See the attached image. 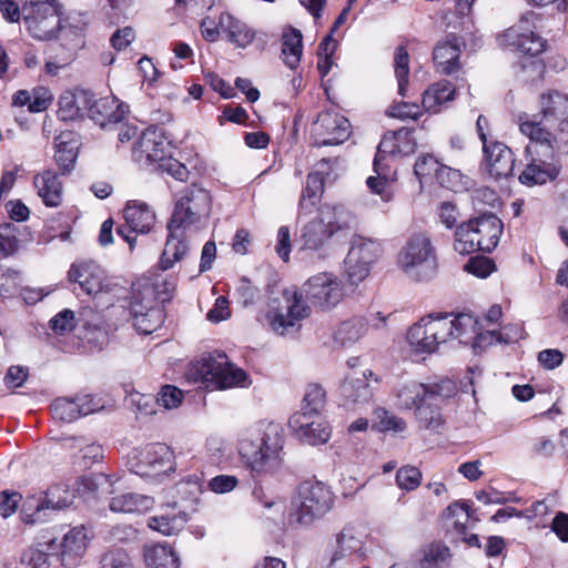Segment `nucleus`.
I'll return each instance as SVG.
<instances>
[{
  "mask_svg": "<svg viewBox=\"0 0 568 568\" xmlns=\"http://www.w3.org/2000/svg\"><path fill=\"white\" fill-rule=\"evenodd\" d=\"M144 560L149 568H180V559L166 544L145 546Z\"/></svg>",
  "mask_w": 568,
  "mask_h": 568,
  "instance_id": "nucleus-39",
  "label": "nucleus"
},
{
  "mask_svg": "<svg viewBox=\"0 0 568 568\" xmlns=\"http://www.w3.org/2000/svg\"><path fill=\"white\" fill-rule=\"evenodd\" d=\"M197 371L204 379L214 382L221 389L250 385L247 374L230 363L224 353L202 358Z\"/></svg>",
  "mask_w": 568,
  "mask_h": 568,
  "instance_id": "nucleus-14",
  "label": "nucleus"
},
{
  "mask_svg": "<svg viewBox=\"0 0 568 568\" xmlns=\"http://www.w3.org/2000/svg\"><path fill=\"white\" fill-rule=\"evenodd\" d=\"M444 398L432 399L425 402L422 406H417L416 418L419 425L427 429H438L443 424L442 414L439 412V403Z\"/></svg>",
  "mask_w": 568,
  "mask_h": 568,
  "instance_id": "nucleus-50",
  "label": "nucleus"
},
{
  "mask_svg": "<svg viewBox=\"0 0 568 568\" xmlns=\"http://www.w3.org/2000/svg\"><path fill=\"white\" fill-rule=\"evenodd\" d=\"M89 537L84 526H77L64 534L58 544V551L61 564L64 567H75L87 550Z\"/></svg>",
  "mask_w": 568,
  "mask_h": 568,
  "instance_id": "nucleus-24",
  "label": "nucleus"
},
{
  "mask_svg": "<svg viewBox=\"0 0 568 568\" xmlns=\"http://www.w3.org/2000/svg\"><path fill=\"white\" fill-rule=\"evenodd\" d=\"M325 402V389L320 384H308L298 413H308V415L321 416Z\"/></svg>",
  "mask_w": 568,
  "mask_h": 568,
  "instance_id": "nucleus-51",
  "label": "nucleus"
},
{
  "mask_svg": "<svg viewBox=\"0 0 568 568\" xmlns=\"http://www.w3.org/2000/svg\"><path fill=\"white\" fill-rule=\"evenodd\" d=\"M320 215L329 232L331 237L352 227L354 215L343 205L324 204L320 209Z\"/></svg>",
  "mask_w": 568,
  "mask_h": 568,
  "instance_id": "nucleus-38",
  "label": "nucleus"
},
{
  "mask_svg": "<svg viewBox=\"0 0 568 568\" xmlns=\"http://www.w3.org/2000/svg\"><path fill=\"white\" fill-rule=\"evenodd\" d=\"M49 552L38 547H29L22 551L14 568H49Z\"/></svg>",
  "mask_w": 568,
  "mask_h": 568,
  "instance_id": "nucleus-54",
  "label": "nucleus"
},
{
  "mask_svg": "<svg viewBox=\"0 0 568 568\" xmlns=\"http://www.w3.org/2000/svg\"><path fill=\"white\" fill-rule=\"evenodd\" d=\"M308 315L310 307L300 300L297 291L285 290L280 298L271 301L265 318L272 331L284 335Z\"/></svg>",
  "mask_w": 568,
  "mask_h": 568,
  "instance_id": "nucleus-10",
  "label": "nucleus"
},
{
  "mask_svg": "<svg viewBox=\"0 0 568 568\" xmlns=\"http://www.w3.org/2000/svg\"><path fill=\"white\" fill-rule=\"evenodd\" d=\"M462 43L458 38L452 37L436 44L433 60L436 70L443 74H450L459 69Z\"/></svg>",
  "mask_w": 568,
  "mask_h": 568,
  "instance_id": "nucleus-29",
  "label": "nucleus"
},
{
  "mask_svg": "<svg viewBox=\"0 0 568 568\" xmlns=\"http://www.w3.org/2000/svg\"><path fill=\"white\" fill-rule=\"evenodd\" d=\"M33 186L47 206L58 207L61 204L63 186L55 171L48 169L36 174Z\"/></svg>",
  "mask_w": 568,
  "mask_h": 568,
  "instance_id": "nucleus-28",
  "label": "nucleus"
},
{
  "mask_svg": "<svg viewBox=\"0 0 568 568\" xmlns=\"http://www.w3.org/2000/svg\"><path fill=\"white\" fill-rule=\"evenodd\" d=\"M354 251L356 257H358L361 262H365L369 267L377 262L383 252L382 244L377 240L362 235L353 236L348 252Z\"/></svg>",
  "mask_w": 568,
  "mask_h": 568,
  "instance_id": "nucleus-45",
  "label": "nucleus"
},
{
  "mask_svg": "<svg viewBox=\"0 0 568 568\" xmlns=\"http://www.w3.org/2000/svg\"><path fill=\"white\" fill-rule=\"evenodd\" d=\"M123 215L130 230L141 234L149 233L156 220L154 211L148 204L138 201L129 202Z\"/></svg>",
  "mask_w": 568,
  "mask_h": 568,
  "instance_id": "nucleus-31",
  "label": "nucleus"
},
{
  "mask_svg": "<svg viewBox=\"0 0 568 568\" xmlns=\"http://www.w3.org/2000/svg\"><path fill=\"white\" fill-rule=\"evenodd\" d=\"M466 271L477 277H487L495 271V264L490 258L476 257L471 258L465 266Z\"/></svg>",
  "mask_w": 568,
  "mask_h": 568,
  "instance_id": "nucleus-64",
  "label": "nucleus"
},
{
  "mask_svg": "<svg viewBox=\"0 0 568 568\" xmlns=\"http://www.w3.org/2000/svg\"><path fill=\"white\" fill-rule=\"evenodd\" d=\"M375 417L377 419L378 429L382 432L393 430L395 433H402L406 428L405 422L390 414L385 408H377L375 410Z\"/></svg>",
  "mask_w": 568,
  "mask_h": 568,
  "instance_id": "nucleus-61",
  "label": "nucleus"
},
{
  "mask_svg": "<svg viewBox=\"0 0 568 568\" xmlns=\"http://www.w3.org/2000/svg\"><path fill=\"white\" fill-rule=\"evenodd\" d=\"M397 266L414 282H427L436 276L438 262L430 237L413 234L397 254Z\"/></svg>",
  "mask_w": 568,
  "mask_h": 568,
  "instance_id": "nucleus-5",
  "label": "nucleus"
},
{
  "mask_svg": "<svg viewBox=\"0 0 568 568\" xmlns=\"http://www.w3.org/2000/svg\"><path fill=\"white\" fill-rule=\"evenodd\" d=\"M344 264L347 281L353 285L364 281L369 275L372 268L356 257L355 251L347 253Z\"/></svg>",
  "mask_w": 568,
  "mask_h": 568,
  "instance_id": "nucleus-55",
  "label": "nucleus"
},
{
  "mask_svg": "<svg viewBox=\"0 0 568 568\" xmlns=\"http://www.w3.org/2000/svg\"><path fill=\"white\" fill-rule=\"evenodd\" d=\"M499 42L504 45L514 47L517 51L531 58L528 60V64H521L523 69L529 67L538 74L541 72L542 64L539 60L534 59L545 50V41L541 37L532 31L523 32L521 26H514L499 37Z\"/></svg>",
  "mask_w": 568,
  "mask_h": 568,
  "instance_id": "nucleus-17",
  "label": "nucleus"
},
{
  "mask_svg": "<svg viewBox=\"0 0 568 568\" xmlns=\"http://www.w3.org/2000/svg\"><path fill=\"white\" fill-rule=\"evenodd\" d=\"M153 499L146 495L126 493L113 497L110 509L114 513H144L152 508Z\"/></svg>",
  "mask_w": 568,
  "mask_h": 568,
  "instance_id": "nucleus-43",
  "label": "nucleus"
},
{
  "mask_svg": "<svg viewBox=\"0 0 568 568\" xmlns=\"http://www.w3.org/2000/svg\"><path fill=\"white\" fill-rule=\"evenodd\" d=\"M455 87L446 80L433 83L424 92L422 104L429 113H439L443 108L455 99Z\"/></svg>",
  "mask_w": 568,
  "mask_h": 568,
  "instance_id": "nucleus-36",
  "label": "nucleus"
},
{
  "mask_svg": "<svg viewBox=\"0 0 568 568\" xmlns=\"http://www.w3.org/2000/svg\"><path fill=\"white\" fill-rule=\"evenodd\" d=\"M285 435L283 427L273 422H260L250 427L239 442L242 462L255 475H270L284 462Z\"/></svg>",
  "mask_w": 568,
  "mask_h": 568,
  "instance_id": "nucleus-2",
  "label": "nucleus"
},
{
  "mask_svg": "<svg viewBox=\"0 0 568 568\" xmlns=\"http://www.w3.org/2000/svg\"><path fill=\"white\" fill-rule=\"evenodd\" d=\"M175 282L162 275L139 278L132 285L130 311L133 325L142 334H151L164 322L160 304L172 300Z\"/></svg>",
  "mask_w": 568,
  "mask_h": 568,
  "instance_id": "nucleus-3",
  "label": "nucleus"
},
{
  "mask_svg": "<svg viewBox=\"0 0 568 568\" xmlns=\"http://www.w3.org/2000/svg\"><path fill=\"white\" fill-rule=\"evenodd\" d=\"M51 328L58 334L71 332L75 326L74 313L63 310L50 321Z\"/></svg>",
  "mask_w": 568,
  "mask_h": 568,
  "instance_id": "nucleus-62",
  "label": "nucleus"
},
{
  "mask_svg": "<svg viewBox=\"0 0 568 568\" xmlns=\"http://www.w3.org/2000/svg\"><path fill=\"white\" fill-rule=\"evenodd\" d=\"M298 296L301 301L304 298L313 306L328 311L344 298V285L334 274L318 273L303 284Z\"/></svg>",
  "mask_w": 568,
  "mask_h": 568,
  "instance_id": "nucleus-13",
  "label": "nucleus"
},
{
  "mask_svg": "<svg viewBox=\"0 0 568 568\" xmlns=\"http://www.w3.org/2000/svg\"><path fill=\"white\" fill-rule=\"evenodd\" d=\"M455 392V384L449 381L426 385L414 379L399 382L395 389L396 405L402 409L417 410L425 402L449 397Z\"/></svg>",
  "mask_w": 568,
  "mask_h": 568,
  "instance_id": "nucleus-11",
  "label": "nucleus"
},
{
  "mask_svg": "<svg viewBox=\"0 0 568 568\" xmlns=\"http://www.w3.org/2000/svg\"><path fill=\"white\" fill-rule=\"evenodd\" d=\"M74 495L65 485L59 484L50 487L45 493L44 499L37 505L33 515H22V520L26 524H34L37 519L33 517L39 515L43 509H64L72 505Z\"/></svg>",
  "mask_w": 568,
  "mask_h": 568,
  "instance_id": "nucleus-34",
  "label": "nucleus"
},
{
  "mask_svg": "<svg viewBox=\"0 0 568 568\" xmlns=\"http://www.w3.org/2000/svg\"><path fill=\"white\" fill-rule=\"evenodd\" d=\"M101 406L90 395H81L74 398H58L51 404V413L54 419L71 423L81 416L99 410Z\"/></svg>",
  "mask_w": 568,
  "mask_h": 568,
  "instance_id": "nucleus-23",
  "label": "nucleus"
},
{
  "mask_svg": "<svg viewBox=\"0 0 568 568\" xmlns=\"http://www.w3.org/2000/svg\"><path fill=\"white\" fill-rule=\"evenodd\" d=\"M486 170L495 180L506 179L513 174L515 158L513 151L501 142H490L483 148Z\"/></svg>",
  "mask_w": 568,
  "mask_h": 568,
  "instance_id": "nucleus-25",
  "label": "nucleus"
},
{
  "mask_svg": "<svg viewBox=\"0 0 568 568\" xmlns=\"http://www.w3.org/2000/svg\"><path fill=\"white\" fill-rule=\"evenodd\" d=\"M366 534L352 527L344 528L336 538L337 548L332 561L348 556L364 557L366 552Z\"/></svg>",
  "mask_w": 568,
  "mask_h": 568,
  "instance_id": "nucleus-33",
  "label": "nucleus"
},
{
  "mask_svg": "<svg viewBox=\"0 0 568 568\" xmlns=\"http://www.w3.org/2000/svg\"><path fill=\"white\" fill-rule=\"evenodd\" d=\"M373 377L374 373L372 371H364L361 375L354 373L346 376L339 387L344 406L349 407L367 403L373 395L367 381Z\"/></svg>",
  "mask_w": 568,
  "mask_h": 568,
  "instance_id": "nucleus-26",
  "label": "nucleus"
},
{
  "mask_svg": "<svg viewBox=\"0 0 568 568\" xmlns=\"http://www.w3.org/2000/svg\"><path fill=\"white\" fill-rule=\"evenodd\" d=\"M19 248L18 229L12 223L0 224V260L14 254Z\"/></svg>",
  "mask_w": 568,
  "mask_h": 568,
  "instance_id": "nucleus-56",
  "label": "nucleus"
},
{
  "mask_svg": "<svg viewBox=\"0 0 568 568\" xmlns=\"http://www.w3.org/2000/svg\"><path fill=\"white\" fill-rule=\"evenodd\" d=\"M68 276L89 296H97L109 286L104 270L93 261L73 263Z\"/></svg>",
  "mask_w": 568,
  "mask_h": 568,
  "instance_id": "nucleus-20",
  "label": "nucleus"
},
{
  "mask_svg": "<svg viewBox=\"0 0 568 568\" xmlns=\"http://www.w3.org/2000/svg\"><path fill=\"white\" fill-rule=\"evenodd\" d=\"M87 21L82 14L69 16L58 27L59 44L54 48L63 52L62 61L72 62L79 50L84 47V31Z\"/></svg>",
  "mask_w": 568,
  "mask_h": 568,
  "instance_id": "nucleus-18",
  "label": "nucleus"
},
{
  "mask_svg": "<svg viewBox=\"0 0 568 568\" xmlns=\"http://www.w3.org/2000/svg\"><path fill=\"white\" fill-rule=\"evenodd\" d=\"M128 110L114 97L95 100L88 109V115L100 126L121 122Z\"/></svg>",
  "mask_w": 568,
  "mask_h": 568,
  "instance_id": "nucleus-30",
  "label": "nucleus"
},
{
  "mask_svg": "<svg viewBox=\"0 0 568 568\" xmlns=\"http://www.w3.org/2000/svg\"><path fill=\"white\" fill-rule=\"evenodd\" d=\"M422 481V471L414 466L400 467L396 473V484L403 490H415Z\"/></svg>",
  "mask_w": 568,
  "mask_h": 568,
  "instance_id": "nucleus-59",
  "label": "nucleus"
},
{
  "mask_svg": "<svg viewBox=\"0 0 568 568\" xmlns=\"http://www.w3.org/2000/svg\"><path fill=\"white\" fill-rule=\"evenodd\" d=\"M219 26L226 39L237 48L244 49L255 39V31L230 13L224 12L220 16Z\"/></svg>",
  "mask_w": 568,
  "mask_h": 568,
  "instance_id": "nucleus-32",
  "label": "nucleus"
},
{
  "mask_svg": "<svg viewBox=\"0 0 568 568\" xmlns=\"http://www.w3.org/2000/svg\"><path fill=\"white\" fill-rule=\"evenodd\" d=\"M417 143L413 132L408 129H399L386 133L377 146L374 159V171L376 176H369L366 184L372 193L378 194L383 202H389L394 192L392 180L387 174V164L384 163L388 156L409 155L416 150Z\"/></svg>",
  "mask_w": 568,
  "mask_h": 568,
  "instance_id": "nucleus-4",
  "label": "nucleus"
},
{
  "mask_svg": "<svg viewBox=\"0 0 568 568\" xmlns=\"http://www.w3.org/2000/svg\"><path fill=\"white\" fill-rule=\"evenodd\" d=\"M89 100L84 94L75 95L71 92L63 93L59 99L58 116L62 121H73L82 118L81 103L87 104Z\"/></svg>",
  "mask_w": 568,
  "mask_h": 568,
  "instance_id": "nucleus-49",
  "label": "nucleus"
},
{
  "mask_svg": "<svg viewBox=\"0 0 568 568\" xmlns=\"http://www.w3.org/2000/svg\"><path fill=\"white\" fill-rule=\"evenodd\" d=\"M450 551L442 542H432L418 551L417 564L419 568H447L449 566Z\"/></svg>",
  "mask_w": 568,
  "mask_h": 568,
  "instance_id": "nucleus-40",
  "label": "nucleus"
},
{
  "mask_svg": "<svg viewBox=\"0 0 568 568\" xmlns=\"http://www.w3.org/2000/svg\"><path fill=\"white\" fill-rule=\"evenodd\" d=\"M189 520V515L184 510H175L168 506L159 516L149 518L148 526L165 536L174 535L181 531Z\"/></svg>",
  "mask_w": 568,
  "mask_h": 568,
  "instance_id": "nucleus-37",
  "label": "nucleus"
},
{
  "mask_svg": "<svg viewBox=\"0 0 568 568\" xmlns=\"http://www.w3.org/2000/svg\"><path fill=\"white\" fill-rule=\"evenodd\" d=\"M183 397V392L180 388L173 385H164L158 393L155 403L165 409H173L181 405Z\"/></svg>",
  "mask_w": 568,
  "mask_h": 568,
  "instance_id": "nucleus-60",
  "label": "nucleus"
},
{
  "mask_svg": "<svg viewBox=\"0 0 568 568\" xmlns=\"http://www.w3.org/2000/svg\"><path fill=\"white\" fill-rule=\"evenodd\" d=\"M21 284V274L19 271L0 266V295L9 297L18 293Z\"/></svg>",
  "mask_w": 568,
  "mask_h": 568,
  "instance_id": "nucleus-58",
  "label": "nucleus"
},
{
  "mask_svg": "<svg viewBox=\"0 0 568 568\" xmlns=\"http://www.w3.org/2000/svg\"><path fill=\"white\" fill-rule=\"evenodd\" d=\"M471 314H439L420 318L407 331L406 339L415 354H433L442 346L454 342L468 344L475 348L493 344H510L524 338V331L518 325L505 326L500 332L486 329Z\"/></svg>",
  "mask_w": 568,
  "mask_h": 568,
  "instance_id": "nucleus-1",
  "label": "nucleus"
},
{
  "mask_svg": "<svg viewBox=\"0 0 568 568\" xmlns=\"http://www.w3.org/2000/svg\"><path fill=\"white\" fill-rule=\"evenodd\" d=\"M313 131L321 139L322 145H338L346 141L351 135L349 121L332 111L322 112L314 123Z\"/></svg>",
  "mask_w": 568,
  "mask_h": 568,
  "instance_id": "nucleus-21",
  "label": "nucleus"
},
{
  "mask_svg": "<svg viewBox=\"0 0 568 568\" xmlns=\"http://www.w3.org/2000/svg\"><path fill=\"white\" fill-rule=\"evenodd\" d=\"M292 433L302 442L310 445H320L328 442L331 428L321 416L308 413H295L288 419Z\"/></svg>",
  "mask_w": 568,
  "mask_h": 568,
  "instance_id": "nucleus-19",
  "label": "nucleus"
},
{
  "mask_svg": "<svg viewBox=\"0 0 568 568\" xmlns=\"http://www.w3.org/2000/svg\"><path fill=\"white\" fill-rule=\"evenodd\" d=\"M435 178L440 185L454 192H460L466 187L463 174L446 165H438Z\"/></svg>",
  "mask_w": 568,
  "mask_h": 568,
  "instance_id": "nucleus-57",
  "label": "nucleus"
},
{
  "mask_svg": "<svg viewBox=\"0 0 568 568\" xmlns=\"http://www.w3.org/2000/svg\"><path fill=\"white\" fill-rule=\"evenodd\" d=\"M78 155L77 141L71 131L61 132L55 138L54 160L62 172L70 171Z\"/></svg>",
  "mask_w": 568,
  "mask_h": 568,
  "instance_id": "nucleus-41",
  "label": "nucleus"
},
{
  "mask_svg": "<svg viewBox=\"0 0 568 568\" xmlns=\"http://www.w3.org/2000/svg\"><path fill=\"white\" fill-rule=\"evenodd\" d=\"M101 568H133V565L125 551L114 550L104 555Z\"/></svg>",
  "mask_w": 568,
  "mask_h": 568,
  "instance_id": "nucleus-63",
  "label": "nucleus"
},
{
  "mask_svg": "<svg viewBox=\"0 0 568 568\" xmlns=\"http://www.w3.org/2000/svg\"><path fill=\"white\" fill-rule=\"evenodd\" d=\"M540 111L537 115L524 113L518 116L519 131L523 134L524 123L538 124L542 129L562 125L568 121V95L559 91L542 93L539 99Z\"/></svg>",
  "mask_w": 568,
  "mask_h": 568,
  "instance_id": "nucleus-15",
  "label": "nucleus"
},
{
  "mask_svg": "<svg viewBox=\"0 0 568 568\" xmlns=\"http://www.w3.org/2000/svg\"><path fill=\"white\" fill-rule=\"evenodd\" d=\"M328 239H331L329 232L327 231L320 214L316 219L305 224L301 230V242L305 248L317 250Z\"/></svg>",
  "mask_w": 568,
  "mask_h": 568,
  "instance_id": "nucleus-46",
  "label": "nucleus"
},
{
  "mask_svg": "<svg viewBox=\"0 0 568 568\" xmlns=\"http://www.w3.org/2000/svg\"><path fill=\"white\" fill-rule=\"evenodd\" d=\"M23 20L29 33L38 40L55 37L61 19L57 8L48 1L30 2L22 7Z\"/></svg>",
  "mask_w": 568,
  "mask_h": 568,
  "instance_id": "nucleus-16",
  "label": "nucleus"
},
{
  "mask_svg": "<svg viewBox=\"0 0 568 568\" xmlns=\"http://www.w3.org/2000/svg\"><path fill=\"white\" fill-rule=\"evenodd\" d=\"M529 162L525 170L519 175V182L521 184L534 186L538 184H545L549 181L555 180L560 172V164L555 160L545 155V151L539 149L537 154H528Z\"/></svg>",
  "mask_w": 568,
  "mask_h": 568,
  "instance_id": "nucleus-22",
  "label": "nucleus"
},
{
  "mask_svg": "<svg viewBox=\"0 0 568 568\" xmlns=\"http://www.w3.org/2000/svg\"><path fill=\"white\" fill-rule=\"evenodd\" d=\"M333 494L323 483L305 481L293 499L288 523L293 526H306L329 511Z\"/></svg>",
  "mask_w": 568,
  "mask_h": 568,
  "instance_id": "nucleus-8",
  "label": "nucleus"
},
{
  "mask_svg": "<svg viewBox=\"0 0 568 568\" xmlns=\"http://www.w3.org/2000/svg\"><path fill=\"white\" fill-rule=\"evenodd\" d=\"M302 38V32L294 28L285 29L282 34V57L290 69H296L301 62Z\"/></svg>",
  "mask_w": 568,
  "mask_h": 568,
  "instance_id": "nucleus-42",
  "label": "nucleus"
},
{
  "mask_svg": "<svg viewBox=\"0 0 568 568\" xmlns=\"http://www.w3.org/2000/svg\"><path fill=\"white\" fill-rule=\"evenodd\" d=\"M394 69L395 77L398 82V93L402 97H406L409 74V55L404 47H398L395 51Z\"/></svg>",
  "mask_w": 568,
  "mask_h": 568,
  "instance_id": "nucleus-53",
  "label": "nucleus"
},
{
  "mask_svg": "<svg viewBox=\"0 0 568 568\" xmlns=\"http://www.w3.org/2000/svg\"><path fill=\"white\" fill-rule=\"evenodd\" d=\"M168 240L160 260V268L163 271L172 268L189 251V244L186 242L187 232L182 230L175 232L170 225H168Z\"/></svg>",
  "mask_w": 568,
  "mask_h": 568,
  "instance_id": "nucleus-35",
  "label": "nucleus"
},
{
  "mask_svg": "<svg viewBox=\"0 0 568 568\" xmlns=\"http://www.w3.org/2000/svg\"><path fill=\"white\" fill-rule=\"evenodd\" d=\"M169 143L158 128H148L139 138L136 154L140 161L161 163L166 158Z\"/></svg>",
  "mask_w": 568,
  "mask_h": 568,
  "instance_id": "nucleus-27",
  "label": "nucleus"
},
{
  "mask_svg": "<svg viewBox=\"0 0 568 568\" xmlns=\"http://www.w3.org/2000/svg\"><path fill=\"white\" fill-rule=\"evenodd\" d=\"M523 135L530 141L526 146L528 154L538 155L539 149L545 151V155L550 159H555L556 155L568 154V121L562 125L547 129L526 122L523 125Z\"/></svg>",
  "mask_w": 568,
  "mask_h": 568,
  "instance_id": "nucleus-12",
  "label": "nucleus"
},
{
  "mask_svg": "<svg viewBox=\"0 0 568 568\" xmlns=\"http://www.w3.org/2000/svg\"><path fill=\"white\" fill-rule=\"evenodd\" d=\"M503 233V223L494 214L462 223L455 232L454 250L462 255L475 252H491Z\"/></svg>",
  "mask_w": 568,
  "mask_h": 568,
  "instance_id": "nucleus-6",
  "label": "nucleus"
},
{
  "mask_svg": "<svg viewBox=\"0 0 568 568\" xmlns=\"http://www.w3.org/2000/svg\"><path fill=\"white\" fill-rule=\"evenodd\" d=\"M70 442V448H79V457L82 459L81 466L90 467L102 458V447L94 443H87L84 438H67Z\"/></svg>",
  "mask_w": 568,
  "mask_h": 568,
  "instance_id": "nucleus-52",
  "label": "nucleus"
},
{
  "mask_svg": "<svg viewBox=\"0 0 568 568\" xmlns=\"http://www.w3.org/2000/svg\"><path fill=\"white\" fill-rule=\"evenodd\" d=\"M324 190V178L322 171H315L307 175L306 186L300 199L301 211H307L315 206Z\"/></svg>",
  "mask_w": 568,
  "mask_h": 568,
  "instance_id": "nucleus-48",
  "label": "nucleus"
},
{
  "mask_svg": "<svg viewBox=\"0 0 568 568\" xmlns=\"http://www.w3.org/2000/svg\"><path fill=\"white\" fill-rule=\"evenodd\" d=\"M78 491L87 498H100L112 493L111 478L102 473L82 477Z\"/></svg>",
  "mask_w": 568,
  "mask_h": 568,
  "instance_id": "nucleus-47",
  "label": "nucleus"
},
{
  "mask_svg": "<svg viewBox=\"0 0 568 568\" xmlns=\"http://www.w3.org/2000/svg\"><path fill=\"white\" fill-rule=\"evenodd\" d=\"M367 332V323L363 317H353L342 322L334 332V339L342 346L358 342Z\"/></svg>",
  "mask_w": 568,
  "mask_h": 568,
  "instance_id": "nucleus-44",
  "label": "nucleus"
},
{
  "mask_svg": "<svg viewBox=\"0 0 568 568\" xmlns=\"http://www.w3.org/2000/svg\"><path fill=\"white\" fill-rule=\"evenodd\" d=\"M211 195L196 185L184 189L176 199L172 216L168 223L170 227L194 233L201 230L210 215Z\"/></svg>",
  "mask_w": 568,
  "mask_h": 568,
  "instance_id": "nucleus-7",
  "label": "nucleus"
},
{
  "mask_svg": "<svg viewBox=\"0 0 568 568\" xmlns=\"http://www.w3.org/2000/svg\"><path fill=\"white\" fill-rule=\"evenodd\" d=\"M173 450L162 443L134 448L128 458V467L135 475L156 480L175 470Z\"/></svg>",
  "mask_w": 568,
  "mask_h": 568,
  "instance_id": "nucleus-9",
  "label": "nucleus"
}]
</instances>
